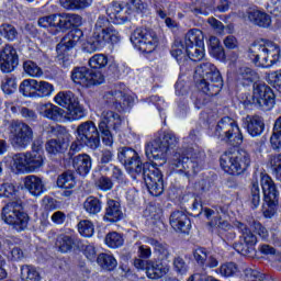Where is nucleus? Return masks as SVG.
I'll use <instances>...</instances> for the list:
<instances>
[{"label": "nucleus", "mask_w": 281, "mask_h": 281, "mask_svg": "<svg viewBox=\"0 0 281 281\" xmlns=\"http://www.w3.org/2000/svg\"><path fill=\"white\" fill-rule=\"evenodd\" d=\"M47 137L50 138L45 143V150L48 157H63L64 166L69 168L71 159H75L76 153H80L85 146L91 150L100 148V132L93 121H87L78 125L76 130V139L69 130L65 126H48L45 130Z\"/></svg>", "instance_id": "1"}, {"label": "nucleus", "mask_w": 281, "mask_h": 281, "mask_svg": "<svg viewBox=\"0 0 281 281\" xmlns=\"http://www.w3.org/2000/svg\"><path fill=\"white\" fill-rule=\"evenodd\" d=\"M106 15H99L93 32L82 43L86 54L102 52L104 47H115L122 41V35L113 25H124L131 18V8L122 2L113 1L105 10ZM110 19V20H109ZM113 23V24H111Z\"/></svg>", "instance_id": "2"}, {"label": "nucleus", "mask_w": 281, "mask_h": 281, "mask_svg": "<svg viewBox=\"0 0 281 281\" xmlns=\"http://www.w3.org/2000/svg\"><path fill=\"white\" fill-rule=\"evenodd\" d=\"M38 27L47 30L52 36L68 32L56 45V52H71L80 43L85 32L82 26V15L76 13H53L38 18Z\"/></svg>", "instance_id": "3"}, {"label": "nucleus", "mask_w": 281, "mask_h": 281, "mask_svg": "<svg viewBox=\"0 0 281 281\" xmlns=\"http://www.w3.org/2000/svg\"><path fill=\"white\" fill-rule=\"evenodd\" d=\"M117 160L127 172H135V175L144 179L151 196H161L164 194V173L157 162H142V157L133 147H120Z\"/></svg>", "instance_id": "4"}, {"label": "nucleus", "mask_w": 281, "mask_h": 281, "mask_svg": "<svg viewBox=\"0 0 281 281\" xmlns=\"http://www.w3.org/2000/svg\"><path fill=\"white\" fill-rule=\"evenodd\" d=\"M170 54L180 65L201 63L205 58V34L200 29L189 30L184 38L173 42Z\"/></svg>", "instance_id": "5"}, {"label": "nucleus", "mask_w": 281, "mask_h": 281, "mask_svg": "<svg viewBox=\"0 0 281 281\" xmlns=\"http://www.w3.org/2000/svg\"><path fill=\"white\" fill-rule=\"evenodd\" d=\"M45 143L37 138L33 140L31 150L15 154L12 158V170L16 175H25L26 172H38L45 166Z\"/></svg>", "instance_id": "6"}, {"label": "nucleus", "mask_w": 281, "mask_h": 281, "mask_svg": "<svg viewBox=\"0 0 281 281\" xmlns=\"http://www.w3.org/2000/svg\"><path fill=\"white\" fill-rule=\"evenodd\" d=\"M194 82L198 91L207 98H216L225 86L221 70L212 63H203L195 69Z\"/></svg>", "instance_id": "7"}, {"label": "nucleus", "mask_w": 281, "mask_h": 281, "mask_svg": "<svg viewBox=\"0 0 281 281\" xmlns=\"http://www.w3.org/2000/svg\"><path fill=\"white\" fill-rule=\"evenodd\" d=\"M252 229L247 224L238 222L237 229L241 236L239 240L233 245V248L240 256H251L256 254V245H258V237L262 240H269V231L260 222H252Z\"/></svg>", "instance_id": "8"}, {"label": "nucleus", "mask_w": 281, "mask_h": 281, "mask_svg": "<svg viewBox=\"0 0 281 281\" xmlns=\"http://www.w3.org/2000/svg\"><path fill=\"white\" fill-rule=\"evenodd\" d=\"M221 169L231 177H240L251 166V156L247 150H227L220 157Z\"/></svg>", "instance_id": "9"}, {"label": "nucleus", "mask_w": 281, "mask_h": 281, "mask_svg": "<svg viewBox=\"0 0 281 281\" xmlns=\"http://www.w3.org/2000/svg\"><path fill=\"white\" fill-rule=\"evenodd\" d=\"M177 146H179V137L172 132H165L145 145V155L149 160L165 162L168 151L175 150Z\"/></svg>", "instance_id": "10"}, {"label": "nucleus", "mask_w": 281, "mask_h": 281, "mask_svg": "<svg viewBox=\"0 0 281 281\" xmlns=\"http://www.w3.org/2000/svg\"><path fill=\"white\" fill-rule=\"evenodd\" d=\"M1 218L15 232H25L30 225V214L23 210V204L16 201L8 202L2 207Z\"/></svg>", "instance_id": "11"}, {"label": "nucleus", "mask_w": 281, "mask_h": 281, "mask_svg": "<svg viewBox=\"0 0 281 281\" xmlns=\"http://www.w3.org/2000/svg\"><path fill=\"white\" fill-rule=\"evenodd\" d=\"M261 190L263 193V204L261 206V212L265 218H273L280 205V190H278V184L269 175H265L261 178Z\"/></svg>", "instance_id": "12"}, {"label": "nucleus", "mask_w": 281, "mask_h": 281, "mask_svg": "<svg viewBox=\"0 0 281 281\" xmlns=\"http://www.w3.org/2000/svg\"><path fill=\"white\" fill-rule=\"evenodd\" d=\"M215 135L223 142H227L233 148H239L245 139L238 122L232 116H224L218 121L215 126Z\"/></svg>", "instance_id": "13"}, {"label": "nucleus", "mask_w": 281, "mask_h": 281, "mask_svg": "<svg viewBox=\"0 0 281 281\" xmlns=\"http://www.w3.org/2000/svg\"><path fill=\"white\" fill-rule=\"evenodd\" d=\"M130 41L134 49L140 54H153L159 46V37H157V33L144 26L136 27L131 33Z\"/></svg>", "instance_id": "14"}, {"label": "nucleus", "mask_w": 281, "mask_h": 281, "mask_svg": "<svg viewBox=\"0 0 281 281\" xmlns=\"http://www.w3.org/2000/svg\"><path fill=\"white\" fill-rule=\"evenodd\" d=\"M194 148H187L186 154L176 153L170 159L171 169L176 170L179 175H196L199 172V157L194 156Z\"/></svg>", "instance_id": "15"}, {"label": "nucleus", "mask_w": 281, "mask_h": 281, "mask_svg": "<svg viewBox=\"0 0 281 281\" xmlns=\"http://www.w3.org/2000/svg\"><path fill=\"white\" fill-rule=\"evenodd\" d=\"M70 78L75 85L82 89H91L104 85L105 78L102 71L92 70L87 66H77L71 70Z\"/></svg>", "instance_id": "16"}, {"label": "nucleus", "mask_w": 281, "mask_h": 281, "mask_svg": "<svg viewBox=\"0 0 281 281\" xmlns=\"http://www.w3.org/2000/svg\"><path fill=\"white\" fill-rule=\"evenodd\" d=\"M122 126V116L114 111L103 112V116L98 123V133L104 146H113V133L111 131H120Z\"/></svg>", "instance_id": "17"}, {"label": "nucleus", "mask_w": 281, "mask_h": 281, "mask_svg": "<svg viewBox=\"0 0 281 281\" xmlns=\"http://www.w3.org/2000/svg\"><path fill=\"white\" fill-rule=\"evenodd\" d=\"M252 94L256 108L260 109V111H272L273 106H276V91L265 81L255 83Z\"/></svg>", "instance_id": "18"}, {"label": "nucleus", "mask_w": 281, "mask_h": 281, "mask_svg": "<svg viewBox=\"0 0 281 281\" xmlns=\"http://www.w3.org/2000/svg\"><path fill=\"white\" fill-rule=\"evenodd\" d=\"M11 133L15 146H19L20 148H26V146L32 144V139H34V130L26 123L20 121L11 123Z\"/></svg>", "instance_id": "19"}, {"label": "nucleus", "mask_w": 281, "mask_h": 281, "mask_svg": "<svg viewBox=\"0 0 281 281\" xmlns=\"http://www.w3.org/2000/svg\"><path fill=\"white\" fill-rule=\"evenodd\" d=\"M19 67V53L12 44H5L0 49V71L12 74Z\"/></svg>", "instance_id": "20"}, {"label": "nucleus", "mask_w": 281, "mask_h": 281, "mask_svg": "<svg viewBox=\"0 0 281 281\" xmlns=\"http://www.w3.org/2000/svg\"><path fill=\"white\" fill-rule=\"evenodd\" d=\"M56 246L60 254H69V251L80 249L82 247V240L78 238L76 231L69 228L66 233L57 236Z\"/></svg>", "instance_id": "21"}, {"label": "nucleus", "mask_w": 281, "mask_h": 281, "mask_svg": "<svg viewBox=\"0 0 281 281\" xmlns=\"http://www.w3.org/2000/svg\"><path fill=\"white\" fill-rule=\"evenodd\" d=\"M169 223L178 234H190V229H192V220L183 211H173L169 217Z\"/></svg>", "instance_id": "22"}, {"label": "nucleus", "mask_w": 281, "mask_h": 281, "mask_svg": "<svg viewBox=\"0 0 281 281\" xmlns=\"http://www.w3.org/2000/svg\"><path fill=\"white\" fill-rule=\"evenodd\" d=\"M170 266L168 259H160V257L149 260V267L147 268L148 280H161L165 276H168Z\"/></svg>", "instance_id": "23"}, {"label": "nucleus", "mask_w": 281, "mask_h": 281, "mask_svg": "<svg viewBox=\"0 0 281 281\" xmlns=\"http://www.w3.org/2000/svg\"><path fill=\"white\" fill-rule=\"evenodd\" d=\"M241 126L250 137H260L265 133V120L260 115H247Z\"/></svg>", "instance_id": "24"}, {"label": "nucleus", "mask_w": 281, "mask_h": 281, "mask_svg": "<svg viewBox=\"0 0 281 281\" xmlns=\"http://www.w3.org/2000/svg\"><path fill=\"white\" fill-rule=\"evenodd\" d=\"M122 218H124V212L120 201L108 199L103 215L104 223H120Z\"/></svg>", "instance_id": "25"}, {"label": "nucleus", "mask_w": 281, "mask_h": 281, "mask_svg": "<svg viewBox=\"0 0 281 281\" xmlns=\"http://www.w3.org/2000/svg\"><path fill=\"white\" fill-rule=\"evenodd\" d=\"M70 166H72L79 177H87L91 172V156L87 154L78 155L70 160Z\"/></svg>", "instance_id": "26"}, {"label": "nucleus", "mask_w": 281, "mask_h": 281, "mask_svg": "<svg viewBox=\"0 0 281 281\" xmlns=\"http://www.w3.org/2000/svg\"><path fill=\"white\" fill-rule=\"evenodd\" d=\"M247 18L252 25H257V27H270L271 26V15H269L265 11H260L258 9H250L247 11Z\"/></svg>", "instance_id": "27"}, {"label": "nucleus", "mask_w": 281, "mask_h": 281, "mask_svg": "<svg viewBox=\"0 0 281 281\" xmlns=\"http://www.w3.org/2000/svg\"><path fill=\"white\" fill-rule=\"evenodd\" d=\"M237 80L241 87H255L260 82V75L249 67H244L239 69Z\"/></svg>", "instance_id": "28"}, {"label": "nucleus", "mask_w": 281, "mask_h": 281, "mask_svg": "<svg viewBox=\"0 0 281 281\" xmlns=\"http://www.w3.org/2000/svg\"><path fill=\"white\" fill-rule=\"evenodd\" d=\"M207 49L210 56L215 60H220V63H225V60H227L225 47H223V44H221V40H218V37L210 36L207 41Z\"/></svg>", "instance_id": "29"}, {"label": "nucleus", "mask_w": 281, "mask_h": 281, "mask_svg": "<svg viewBox=\"0 0 281 281\" xmlns=\"http://www.w3.org/2000/svg\"><path fill=\"white\" fill-rule=\"evenodd\" d=\"M24 188L32 196H41L45 192V184L38 176H26L24 178Z\"/></svg>", "instance_id": "30"}, {"label": "nucleus", "mask_w": 281, "mask_h": 281, "mask_svg": "<svg viewBox=\"0 0 281 281\" xmlns=\"http://www.w3.org/2000/svg\"><path fill=\"white\" fill-rule=\"evenodd\" d=\"M92 181L97 190H100L101 192H109L110 190H113V179L102 175V169L93 170Z\"/></svg>", "instance_id": "31"}, {"label": "nucleus", "mask_w": 281, "mask_h": 281, "mask_svg": "<svg viewBox=\"0 0 281 281\" xmlns=\"http://www.w3.org/2000/svg\"><path fill=\"white\" fill-rule=\"evenodd\" d=\"M78 97L71 91H60L54 97V102L58 104V106H63V109H66L68 111L72 104L77 103Z\"/></svg>", "instance_id": "32"}, {"label": "nucleus", "mask_w": 281, "mask_h": 281, "mask_svg": "<svg viewBox=\"0 0 281 281\" xmlns=\"http://www.w3.org/2000/svg\"><path fill=\"white\" fill-rule=\"evenodd\" d=\"M103 100L105 106H109V109H114V111H117V109H122V105H120V102H122L121 90H112L105 92L103 95Z\"/></svg>", "instance_id": "33"}, {"label": "nucleus", "mask_w": 281, "mask_h": 281, "mask_svg": "<svg viewBox=\"0 0 281 281\" xmlns=\"http://www.w3.org/2000/svg\"><path fill=\"white\" fill-rule=\"evenodd\" d=\"M38 87V80L36 79H24L20 83L19 91L24 98H36V91Z\"/></svg>", "instance_id": "34"}, {"label": "nucleus", "mask_w": 281, "mask_h": 281, "mask_svg": "<svg viewBox=\"0 0 281 281\" xmlns=\"http://www.w3.org/2000/svg\"><path fill=\"white\" fill-rule=\"evenodd\" d=\"M57 188L61 190H72V188H76V176L74 171L67 170L59 175L57 178Z\"/></svg>", "instance_id": "35"}, {"label": "nucleus", "mask_w": 281, "mask_h": 281, "mask_svg": "<svg viewBox=\"0 0 281 281\" xmlns=\"http://www.w3.org/2000/svg\"><path fill=\"white\" fill-rule=\"evenodd\" d=\"M97 263L105 271H113L117 267V259L113 255L101 252L97 257Z\"/></svg>", "instance_id": "36"}, {"label": "nucleus", "mask_w": 281, "mask_h": 281, "mask_svg": "<svg viewBox=\"0 0 281 281\" xmlns=\"http://www.w3.org/2000/svg\"><path fill=\"white\" fill-rule=\"evenodd\" d=\"M83 210L87 214H100L102 212V200L98 196L89 195L83 202Z\"/></svg>", "instance_id": "37"}, {"label": "nucleus", "mask_w": 281, "mask_h": 281, "mask_svg": "<svg viewBox=\"0 0 281 281\" xmlns=\"http://www.w3.org/2000/svg\"><path fill=\"white\" fill-rule=\"evenodd\" d=\"M43 115L44 117H47V120H53V122H58V120H63V117H65V110H63V108L57 106L53 103H47L45 104Z\"/></svg>", "instance_id": "38"}, {"label": "nucleus", "mask_w": 281, "mask_h": 281, "mask_svg": "<svg viewBox=\"0 0 281 281\" xmlns=\"http://www.w3.org/2000/svg\"><path fill=\"white\" fill-rule=\"evenodd\" d=\"M66 113L68 115V120L71 122L85 120V117H87V109H85V105L80 104V100L72 104Z\"/></svg>", "instance_id": "39"}, {"label": "nucleus", "mask_w": 281, "mask_h": 281, "mask_svg": "<svg viewBox=\"0 0 281 281\" xmlns=\"http://www.w3.org/2000/svg\"><path fill=\"white\" fill-rule=\"evenodd\" d=\"M104 243L110 249H120L124 245V235L117 232H110L105 235Z\"/></svg>", "instance_id": "40"}, {"label": "nucleus", "mask_w": 281, "mask_h": 281, "mask_svg": "<svg viewBox=\"0 0 281 281\" xmlns=\"http://www.w3.org/2000/svg\"><path fill=\"white\" fill-rule=\"evenodd\" d=\"M88 65L92 71H100V69H104L109 65V56L95 54L89 59Z\"/></svg>", "instance_id": "41"}, {"label": "nucleus", "mask_w": 281, "mask_h": 281, "mask_svg": "<svg viewBox=\"0 0 281 281\" xmlns=\"http://www.w3.org/2000/svg\"><path fill=\"white\" fill-rule=\"evenodd\" d=\"M245 281H271V277L260 270L247 268L244 270Z\"/></svg>", "instance_id": "42"}, {"label": "nucleus", "mask_w": 281, "mask_h": 281, "mask_svg": "<svg viewBox=\"0 0 281 281\" xmlns=\"http://www.w3.org/2000/svg\"><path fill=\"white\" fill-rule=\"evenodd\" d=\"M149 245L154 248V254L158 255V258L168 260L170 258V250L167 244H162L155 238L149 239Z\"/></svg>", "instance_id": "43"}, {"label": "nucleus", "mask_w": 281, "mask_h": 281, "mask_svg": "<svg viewBox=\"0 0 281 281\" xmlns=\"http://www.w3.org/2000/svg\"><path fill=\"white\" fill-rule=\"evenodd\" d=\"M270 144L274 150H280L281 148V116L274 121L272 128V135L270 137Z\"/></svg>", "instance_id": "44"}, {"label": "nucleus", "mask_w": 281, "mask_h": 281, "mask_svg": "<svg viewBox=\"0 0 281 281\" xmlns=\"http://www.w3.org/2000/svg\"><path fill=\"white\" fill-rule=\"evenodd\" d=\"M154 10L156 12V16H158V19H161V21H165V25L166 27H168V30H177V27H179V23L172 20V18H168V12H166L164 8L155 4Z\"/></svg>", "instance_id": "45"}, {"label": "nucleus", "mask_w": 281, "mask_h": 281, "mask_svg": "<svg viewBox=\"0 0 281 281\" xmlns=\"http://www.w3.org/2000/svg\"><path fill=\"white\" fill-rule=\"evenodd\" d=\"M0 36L12 43L13 41H16L19 31H16V27L10 23H2L0 24Z\"/></svg>", "instance_id": "46"}, {"label": "nucleus", "mask_w": 281, "mask_h": 281, "mask_svg": "<svg viewBox=\"0 0 281 281\" xmlns=\"http://www.w3.org/2000/svg\"><path fill=\"white\" fill-rule=\"evenodd\" d=\"M20 278L22 281H41V273L32 266H22Z\"/></svg>", "instance_id": "47"}, {"label": "nucleus", "mask_w": 281, "mask_h": 281, "mask_svg": "<svg viewBox=\"0 0 281 281\" xmlns=\"http://www.w3.org/2000/svg\"><path fill=\"white\" fill-rule=\"evenodd\" d=\"M249 202L251 210H258L260 205V184L258 181L251 182Z\"/></svg>", "instance_id": "48"}, {"label": "nucleus", "mask_w": 281, "mask_h": 281, "mask_svg": "<svg viewBox=\"0 0 281 281\" xmlns=\"http://www.w3.org/2000/svg\"><path fill=\"white\" fill-rule=\"evenodd\" d=\"M78 232L83 238H91L95 233V226H93V222L83 220L78 223Z\"/></svg>", "instance_id": "49"}, {"label": "nucleus", "mask_w": 281, "mask_h": 281, "mask_svg": "<svg viewBox=\"0 0 281 281\" xmlns=\"http://www.w3.org/2000/svg\"><path fill=\"white\" fill-rule=\"evenodd\" d=\"M16 186L11 182H3L0 184V199H14L16 196Z\"/></svg>", "instance_id": "50"}, {"label": "nucleus", "mask_w": 281, "mask_h": 281, "mask_svg": "<svg viewBox=\"0 0 281 281\" xmlns=\"http://www.w3.org/2000/svg\"><path fill=\"white\" fill-rule=\"evenodd\" d=\"M238 271V265L235 262H225L222 263L221 267L216 270V273H220L222 278H232Z\"/></svg>", "instance_id": "51"}, {"label": "nucleus", "mask_w": 281, "mask_h": 281, "mask_svg": "<svg viewBox=\"0 0 281 281\" xmlns=\"http://www.w3.org/2000/svg\"><path fill=\"white\" fill-rule=\"evenodd\" d=\"M24 74L31 76V78H38L43 76V69L38 67V64L32 60H26L23 63Z\"/></svg>", "instance_id": "52"}, {"label": "nucleus", "mask_w": 281, "mask_h": 281, "mask_svg": "<svg viewBox=\"0 0 281 281\" xmlns=\"http://www.w3.org/2000/svg\"><path fill=\"white\" fill-rule=\"evenodd\" d=\"M173 271L177 273V276H188L190 266L188 262H186V259H183L181 256H178L173 258Z\"/></svg>", "instance_id": "53"}, {"label": "nucleus", "mask_w": 281, "mask_h": 281, "mask_svg": "<svg viewBox=\"0 0 281 281\" xmlns=\"http://www.w3.org/2000/svg\"><path fill=\"white\" fill-rule=\"evenodd\" d=\"M54 93V85L48 81H37L36 98H49Z\"/></svg>", "instance_id": "54"}, {"label": "nucleus", "mask_w": 281, "mask_h": 281, "mask_svg": "<svg viewBox=\"0 0 281 281\" xmlns=\"http://www.w3.org/2000/svg\"><path fill=\"white\" fill-rule=\"evenodd\" d=\"M270 170L276 179H281V154H276L270 158Z\"/></svg>", "instance_id": "55"}, {"label": "nucleus", "mask_w": 281, "mask_h": 281, "mask_svg": "<svg viewBox=\"0 0 281 281\" xmlns=\"http://www.w3.org/2000/svg\"><path fill=\"white\" fill-rule=\"evenodd\" d=\"M175 92L178 98H188L190 95V88L186 80L178 79L175 83Z\"/></svg>", "instance_id": "56"}, {"label": "nucleus", "mask_w": 281, "mask_h": 281, "mask_svg": "<svg viewBox=\"0 0 281 281\" xmlns=\"http://www.w3.org/2000/svg\"><path fill=\"white\" fill-rule=\"evenodd\" d=\"M42 205L45 212H54L60 207V202L53 196L45 195Z\"/></svg>", "instance_id": "57"}, {"label": "nucleus", "mask_w": 281, "mask_h": 281, "mask_svg": "<svg viewBox=\"0 0 281 281\" xmlns=\"http://www.w3.org/2000/svg\"><path fill=\"white\" fill-rule=\"evenodd\" d=\"M18 89L16 78H7L5 82H2L1 90L5 95H12Z\"/></svg>", "instance_id": "58"}, {"label": "nucleus", "mask_w": 281, "mask_h": 281, "mask_svg": "<svg viewBox=\"0 0 281 281\" xmlns=\"http://www.w3.org/2000/svg\"><path fill=\"white\" fill-rule=\"evenodd\" d=\"M193 258L200 265V267H205L207 260V248L199 247L193 251Z\"/></svg>", "instance_id": "59"}, {"label": "nucleus", "mask_w": 281, "mask_h": 281, "mask_svg": "<svg viewBox=\"0 0 281 281\" xmlns=\"http://www.w3.org/2000/svg\"><path fill=\"white\" fill-rule=\"evenodd\" d=\"M176 103L180 117H186L188 115V111H190V102L188 101V97L178 98Z\"/></svg>", "instance_id": "60"}, {"label": "nucleus", "mask_w": 281, "mask_h": 281, "mask_svg": "<svg viewBox=\"0 0 281 281\" xmlns=\"http://www.w3.org/2000/svg\"><path fill=\"white\" fill-rule=\"evenodd\" d=\"M120 106L116 108L119 113H126L131 106H133V98L122 91V99L120 101Z\"/></svg>", "instance_id": "61"}, {"label": "nucleus", "mask_w": 281, "mask_h": 281, "mask_svg": "<svg viewBox=\"0 0 281 281\" xmlns=\"http://www.w3.org/2000/svg\"><path fill=\"white\" fill-rule=\"evenodd\" d=\"M130 5L136 14H148V4L142 0H130Z\"/></svg>", "instance_id": "62"}, {"label": "nucleus", "mask_w": 281, "mask_h": 281, "mask_svg": "<svg viewBox=\"0 0 281 281\" xmlns=\"http://www.w3.org/2000/svg\"><path fill=\"white\" fill-rule=\"evenodd\" d=\"M57 60L60 67H63L64 69H67L71 65L69 52H57Z\"/></svg>", "instance_id": "63"}, {"label": "nucleus", "mask_w": 281, "mask_h": 281, "mask_svg": "<svg viewBox=\"0 0 281 281\" xmlns=\"http://www.w3.org/2000/svg\"><path fill=\"white\" fill-rule=\"evenodd\" d=\"M269 82L273 89L281 93V70H277L269 76Z\"/></svg>", "instance_id": "64"}]
</instances>
